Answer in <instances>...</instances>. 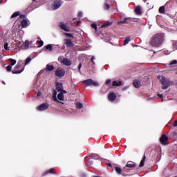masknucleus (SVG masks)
<instances>
[{
    "instance_id": "f257e3e1",
    "label": "nucleus",
    "mask_w": 177,
    "mask_h": 177,
    "mask_svg": "<svg viewBox=\"0 0 177 177\" xmlns=\"http://www.w3.org/2000/svg\"><path fill=\"white\" fill-rule=\"evenodd\" d=\"M163 41L164 35L161 33H158L152 37L150 44L152 46H154L155 48H158V46H161Z\"/></svg>"
},
{
    "instance_id": "f03ea898",
    "label": "nucleus",
    "mask_w": 177,
    "mask_h": 177,
    "mask_svg": "<svg viewBox=\"0 0 177 177\" xmlns=\"http://www.w3.org/2000/svg\"><path fill=\"white\" fill-rule=\"evenodd\" d=\"M19 19L21 20V26L22 28H26L30 26V21H28L24 15H21Z\"/></svg>"
},
{
    "instance_id": "7ed1b4c3",
    "label": "nucleus",
    "mask_w": 177,
    "mask_h": 177,
    "mask_svg": "<svg viewBox=\"0 0 177 177\" xmlns=\"http://www.w3.org/2000/svg\"><path fill=\"white\" fill-rule=\"evenodd\" d=\"M83 83L87 86H91V85H92V86H99V83L97 82L93 81L92 79L84 80Z\"/></svg>"
},
{
    "instance_id": "20e7f679",
    "label": "nucleus",
    "mask_w": 177,
    "mask_h": 177,
    "mask_svg": "<svg viewBox=\"0 0 177 177\" xmlns=\"http://www.w3.org/2000/svg\"><path fill=\"white\" fill-rule=\"evenodd\" d=\"M66 74V71L62 68H58L55 71V75L57 77H59L62 78V77H64V75Z\"/></svg>"
},
{
    "instance_id": "39448f33",
    "label": "nucleus",
    "mask_w": 177,
    "mask_h": 177,
    "mask_svg": "<svg viewBox=\"0 0 177 177\" xmlns=\"http://www.w3.org/2000/svg\"><path fill=\"white\" fill-rule=\"evenodd\" d=\"M49 109V105L46 103H44L37 106V111H45V110H48Z\"/></svg>"
},
{
    "instance_id": "423d86ee",
    "label": "nucleus",
    "mask_w": 177,
    "mask_h": 177,
    "mask_svg": "<svg viewBox=\"0 0 177 177\" xmlns=\"http://www.w3.org/2000/svg\"><path fill=\"white\" fill-rule=\"evenodd\" d=\"M62 6V1L60 0H55L53 3V10H56L59 9Z\"/></svg>"
},
{
    "instance_id": "0eeeda50",
    "label": "nucleus",
    "mask_w": 177,
    "mask_h": 177,
    "mask_svg": "<svg viewBox=\"0 0 177 177\" xmlns=\"http://www.w3.org/2000/svg\"><path fill=\"white\" fill-rule=\"evenodd\" d=\"M59 26V28H61V30H63L66 32H70V28H68L67 26V24H64V22H60Z\"/></svg>"
},
{
    "instance_id": "6e6552de",
    "label": "nucleus",
    "mask_w": 177,
    "mask_h": 177,
    "mask_svg": "<svg viewBox=\"0 0 177 177\" xmlns=\"http://www.w3.org/2000/svg\"><path fill=\"white\" fill-rule=\"evenodd\" d=\"M64 44L66 45V46H67V48H71L74 46V43L70 39H64Z\"/></svg>"
},
{
    "instance_id": "1a4fd4ad",
    "label": "nucleus",
    "mask_w": 177,
    "mask_h": 177,
    "mask_svg": "<svg viewBox=\"0 0 177 177\" xmlns=\"http://www.w3.org/2000/svg\"><path fill=\"white\" fill-rule=\"evenodd\" d=\"M132 21V18L127 17L124 18L123 20L120 21L118 22V24H128Z\"/></svg>"
},
{
    "instance_id": "9d476101",
    "label": "nucleus",
    "mask_w": 177,
    "mask_h": 177,
    "mask_svg": "<svg viewBox=\"0 0 177 177\" xmlns=\"http://www.w3.org/2000/svg\"><path fill=\"white\" fill-rule=\"evenodd\" d=\"M108 99L110 102H114L117 99V95L113 92H111L108 95Z\"/></svg>"
},
{
    "instance_id": "9b49d317",
    "label": "nucleus",
    "mask_w": 177,
    "mask_h": 177,
    "mask_svg": "<svg viewBox=\"0 0 177 177\" xmlns=\"http://www.w3.org/2000/svg\"><path fill=\"white\" fill-rule=\"evenodd\" d=\"M160 140L162 145H167V142H168V137H167L165 134H163Z\"/></svg>"
},
{
    "instance_id": "f8f14e48",
    "label": "nucleus",
    "mask_w": 177,
    "mask_h": 177,
    "mask_svg": "<svg viewBox=\"0 0 177 177\" xmlns=\"http://www.w3.org/2000/svg\"><path fill=\"white\" fill-rule=\"evenodd\" d=\"M126 167L127 168H135V167H136V164H135L133 162L129 161L127 162Z\"/></svg>"
},
{
    "instance_id": "ddd939ff",
    "label": "nucleus",
    "mask_w": 177,
    "mask_h": 177,
    "mask_svg": "<svg viewBox=\"0 0 177 177\" xmlns=\"http://www.w3.org/2000/svg\"><path fill=\"white\" fill-rule=\"evenodd\" d=\"M56 90L57 91V92H59V93L61 91H63V84L62 83H57Z\"/></svg>"
},
{
    "instance_id": "4468645a",
    "label": "nucleus",
    "mask_w": 177,
    "mask_h": 177,
    "mask_svg": "<svg viewBox=\"0 0 177 177\" xmlns=\"http://www.w3.org/2000/svg\"><path fill=\"white\" fill-rule=\"evenodd\" d=\"M161 82H162V85H165V86H163L162 87V89H168V87H169V86L167 85V82L165 81V78H164V77L162 78Z\"/></svg>"
},
{
    "instance_id": "2eb2a0df",
    "label": "nucleus",
    "mask_w": 177,
    "mask_h": 177,
    "mask_svg": "<svg viewBox=\"0 0 177 177\" xmlns=\"http://www.w3.org/2000/svg\"><path fill=\"white\" fill-rule=\"evenodd\" d=\"M57 91H56V90H54L53 91V99L54 100V102H59V100H57Z\"/></svg>"
},
{
    "instance_id": "dca6fc26",
    "label": "nucleus",
    "mask_w": 177,
    "mask_h": 177,
    "mask_svg": "<svg viewBox=\"0 0 177 177\" xmlns=\"http://www.w3.org/2000/svg\"><path fill=\"white\" fill-rule=\"evenodd\" d=\"M62 64H64V66H71V61L67 58H64Z\"/></svg>"
},
{
    "instance_id": "f3484780",
    "label": "nucleus",
    "mask_w": 177,
    "mask_h": 177,
    "mask_svg": "<svg viewBox=\"0 0 177 177\" xmlns=\"http://www.w3.org/2000/svg\"><path fill=\"white\" fill-rule=\"evenodd\" d=\"M122 82L115 80L113 82V86H121Z\"/></svg>"
},
{
    "instance_id": "a211bd4d",
    "label": "nucleus",
    "mask_w": 177,
    "mask_h": 177,
    "mask_svg": "<svg viewBox=\"0 0 177 177\" xmlns=\"http://www.w3.org/2000/svg\"><path fill=\"white\" fill-rule=\"evenodd\" d=\"M133 85L135 88H140V81L134 80L133 82Z\"/></svg>"
},
{
    "instance_id": "6ab92c4d",
    "label": "nucleus",
    "mask_w": 177,
    "mask_h": 177,
    "mask_svg": "<svg viewBox=\"0 0 177 177\" xmlns=\"http://www.w3.org/2000/svg\"><path fill=\"white\" fill-rule=\"evenodd\" d=\"M53 70H55V66L49 64L46 65V71H53Z\"/></svg>"
},
{
    "instance_id": "aec40b11",
    "label": "nucleus",
    "mask_w": 177,
    "mask_h": 177,
    "mask_svg": "<svg viewBox=\"0 0 177 177\" xmlns=\"http://www.w3.org/2000/svg\"><path fill=\"white\" fill-rule=\"evenodd\" d=\"M135 12L136 15H142V8H140V6H138L136 8Z\"/></svg>"
},
{
    "instance_id": "412c9836",
    "label": "nucleus",
    "mask_w": 177,
    "mask_h": 177,
    "mask_svg": "<svg viewBox=\"0 0 177 177\" xmlns=\"http://www.w3.org/2000/svg\"><path fill=\"white\" fill-rule=\"evenodd\" d=\"M57 99L59 100H61L62 102H63L64 100V95H63L62 93H59L58 95H57Z\"/></svg>"
},
{
    "instance_id": "4be33fe9",
    "label": "nucleus",
    "mask_w": 177,
    "mask_h": 177,
    "mask_svg": "<svg viewBox=\"0 0 177 177\" xmlns=\"http://www.w3.org/2000/svg\"><path fill=\"white\" fill-rule=\"evenodd\" d=\"M145 161H146V156H144V157L142 158V160H141V162H140V163L139 167H145Z\"/></svg>"
},
{
    "instance_id": "5701e85b",
    "label": "nucleus",
    "mask_w": 177,
    "mask_h": 177,
    "mask_svg": "<svg viewBox=\"0 0 177 177\" xmlns=\"http://www.w3.org/2000/svg\"><path fill=\"white\" fill-rule=\"evenodd\" d=\"M115 171L118 174V175H121V173L122 172V169L118 167H115Z\"/></svg>"
},
{
    "instance_id": "b1692460",
    "label": "nucleus",
    "mask_w": 177,
    "mask_h": 177,
    "mask_svg": "<svg viewBox=\"0 0 177 177\" xmlns=\"http://www.w3.org/2000/svg\"><path fill=\"white\" fill-rule=\"evenodd\" d=\"M172 49H173V50H177V41H173Z\"/></svg>"
},
{
    "instance_id": "393cba45",
    "label": "nucleus",
    "mask_w": 177,
    "mask_h": 177,
    "mask_svg": "<svg viewBox=\"0 0 177 177\" xmlns=\"http://www.w3.org/2000/svg\"><path fill=\"white\" fill-rule=\"evenodd\" d=\"M17 16H20V12H14L11 16V19H15V17H17Z\"/></svg>"
},
{
    "instance_id": "a878e982",
    "label": "nucleus",
    "mask_w": 177,
    "mask_h": 177,
    "mask_svg": "<svg viewBox=\"0 0 177 177\" xmlns=\"http://www.w3.org/2000/svg\"><path fill=\"white\" fill-rule=\"evenodd\" d=\"M75 106H76L77 109H82V107H84V105L81 102H77L75 104Z\"/></svg>"
},
{
    "instance_id": "bb28decb",
    "label": "nucleus",
    "mask_w": 177,
    "mask_h": 177,
    "mask_svg": "<svg viewBox=\"0 0 177 177\" xmlns=\"http://www.w3.org/2000/svg\"><path fill=\"white\" fill-rule=\"evenodd\" d=\"M8 62H10V63H11V66H15V64H16V63H17V61H16V59H12V58H10L9 59H8Z\"/></svg>"
},
{
    "instance_id": "cd10ccee",
    "label": "nucleus",
    "mask_w": 177,
    "mask_h": 177,
    "mask_svg": "<svg viewBox=\"0 0 177 177\" xmlns=\"http://www.w3.org/2000/svg\"><path fill=\"white\" fill-rule=\"evenodd\" d=\"M159 13H165V6H161L159 8Z\"/></svg>"
},
{
    "instance_id": "c85d7f7f",
    "label": "nucleus",
    "mask_w": 177,
    "mask_h": 177,
    "mask_svg": "<svg viewBox=\"0 0 177 177\" xmlns=\"http://www.w3.org/2000/svg\"><path fill=\"white\" fill-rule=\"evenodd\" d=\"M32 59L30 57H28V58H26V61H25V66H27V64H29L31 62Z\"/></svg>"
},
{
    "instance_id": "c756f323",
    "label": "nucleus",
    "mask_w": 177,
    "mask_h": 177,
    "mask_svg": "<svg viewBox=\"0 0 177 177\" xmlns=\"http://www.w3.org/2000/svg\"><path fill=\"white\" fill-rule=\"evenodd\" d=\"M46 49L47 50H49L50 52L52 51V49H53L52 44H48L47 46H46Z\"/></svg>"
},
{
    "instance_id": "7c9ffc66",
    "label": "nucleus",
    "mask_w": 177,
    "mask_h": 177,
    "mask_svg": "<svg viewBox=\"0 0 177 177\" xmlns=\"http://www.w3.org/2000/svg\"><path fill=\"white\" fill-rule=\"evenodd\" d=\"M28 46H30V41L28 40H26L24 44V47L26 49H28Z\"/></svg>"
},
{
    "instance_id": "2f4dec72",
    "label": "nucleus",
    "mask_w": 177,
    "mask_h": 177,
    "mask_svg": "<svg viewBox=\"0 0 177 177\" xmlns=\"http://www.w3.org/2000/svg\"><path fill=\"white\" fill-rule=\"evenodd\" d=\"M64 57L63 56H60L58 57V62H59V63H62L63 64V62H64Z\"/></svg>"
},
{
    "instance_id": "473e14b6",
    "label": "nucleus",
    "mask_w": 177,
    "mask_h": 177,
    "mask_svg": "<svg viewBox=\"0 0 177 177\" xmlns=\"http://www.w3.org/2000/svg\"><path fill=\"white\" fill-rule=\"evenodd\" d=\"M131 41V39L129 37H127L124 39V45H128V44H129V41Z\"/></svg>"
},
{
    "instance_id": "72a5a7b5",
    "label": "nucleus",
    "mask_w": 177,
    "mask_h": 177,
    "mask_svg": "<svg viewBox=\"0 0 177 177\" xmlns=\"http://www.w3.org/2000/svg\"><path fill=\"white\" fill-rule=\"evenodd\" d=\"M64 35L68 37L69 38H74V35L71 33H64Z\"/></svg>"
},
{
    "instance_id": "f704fd0d",
    "label": "nucleus",
    "mask_w": 177,
    "mask_h": 177,
    "mask_svg": "<svg viewBox=\"0 0 177 177\" xmlns=\"http://www.w3.org/2000/svg\"><path fill=\"white\" fill-rule=\"evenodd\" d=\"M37 44H39L38 48H41L44 46V41L42 40L37 41Z\"/></svg>"
},
{
    "instance_id": "c9c22d12",
    "label": "nucleus",
    "mask_w": 177,
    "mask_h": 177,
    "mask_svg": "<svg viewBox=\"0 0 177 177\" xmlns=\"http://www.w3.org/2000/svg\"><path fill=\"white\" fill-rule=\"evenodd\" d=\"M8 46H9V44H8V42L4 44V49L6 50H9V47Z\"/></svg>"
},
{
    "instance_id": "e433bc0d",
    "label": "nucleus",
    "mask_w": 177,
    "mask_h": 177,
    "mask_svg": "<svg viewBox=\"0 0 177 177\" xmlns=\"http://www.w3.org/2000/svg\"><path fill=\"white\" fill-rule=\"evenodd\" d=\"M104 8L105 9V10H109V9H110V5L105 3L104 6Z\"/></svg>"
},
{
    "instance_id": "4c0bfd02",
    "label": "nucleus",
    "mask_w": 177,
    "mask_h": 177,
    "mask_svg": "<svg viewBox=\"0 0 177 177\" xmlns=\"http://www.w3.org/2000/svg\"><path fill=\"white\" fill-rule=\"evenodd\" d=\"M109 26H111V22H108V23H106L103 25H102V27H109Z\"/></svg>"
},
{
    "instance_id": "58836bf2",
    "label": "nucleus",
    "mask_w": 177,
    "mask_h": 177,
    "mask_svg": "<svg viewBox=\"0 0 177 177\" xmlns=\"http://www.w3.org/2000/svg\"><path fill=\"white\" fill-rule=\"evenodd\" d=\"M21 61H19V62H18L17 64L15 66L16 70L20 68V64H21Z\"/></svg>"
},
{
    "instance_id": "ea45409f",
    "label": "nucleus",
    "mask_w": 177,
    "mask_h": 177,
    "mask_svg": "<svg viewBox=\"0 0 177 177\" xmlns=\"http://www.w3.org/2000/svg\"><path fill=\"white\" fill-rule=\"evenodd\" d=\"M92 28H94L95 30H97V25L96 24H91Z\"/></svg>"
},
{
    "instance_id": "a19ab883",
    "label": "nucleus",
    "mask_w": 177,
    "mask_h": 177,
    "mask_svg": "<svg viewBox=\"0 0 177 177\" xmlns=\"http://www.w3.org/2000/svg\"><path fill=\"white\" fill-rule=\"evenodd\" d=\"M6 71L9 72L12 71V66L11 65H8L7 67H6Z\"/></svg>"
},
{
    "instance_id": "79ce46f5",
    "label": "nucleus",
    "mask_w": 177,
    "mask_h": 177,
    "mask_svg": "<svg viewBox=\"0 0 177 177\" xmlns=\"http://www.w3.org/2000/svg\"><path fill=\"white\" fill-rule=\"evenodd\" d=\"M24 69H22L21 71H13L12 74H21V73H23Z\"/></svg>"
},
{
    "instance_id": "37998d69",
    "label": "nucleus",
    "mask_w": 177,
    "mask_h": 177,
    "mask_svg": "<svg viewBox=\"0 0 177 177\" xmlns=\"http://www.w3.org/2000/svg\"><path fill=\"white\" fill-rule=\"evenodd\" d=\"M174 64H177V60H173L170 62V65L172 66Z\"/></svg>"
},
{
    "instance_id": "c03bdc74",
    "label": "nucleus",
    "mask_w": 177,
    "mask_h": 177,
    "mask_svg": "<svg viewBox=\"0 0 177 177\" xmlns=\"http://www.w3.org/2000/svg\"><path fill=\"white\" fill-rule=\"evenodd\" d=\"M82 68V64H80L78 66V71H80V73H81V68Z\"/></svg>"
},
{
    "instance_id": "a18cd8bd",
    "label": "nucleus",
    "mask_w": 177,
    "mask_h": 177,
    "mask_svg": "<svg viewBox=\"0 0 177 177\" xmlns=\"http://www.w3.org/2000/svg\"><path fill=\"white\" fill-rule=\"evenodd\" d=\"M109 84H111V80L109 79L106 81V85H109Z\"/></svg>"
},
{
    "instance_id": "49530a36",
    "label": "nucleus",
    "mask_w": 177,
    "mask_h": 177,
    "mask_svg": "<svg viewBox=\"0 0 177 177\" xmlns=\"http://www.w3.org/2000/svg\"><path fill=\"white\" fill-rule=\"evenodd\" d=\"M48 172H49V174H53V172H55V169H50L49 170H48V171H47V173Z\"/></svg>"
},
{
    "instance_id": "de8ad7c7",
    "label": "nucleus",
    "mask_w": 177,
    "mask_h": 177,
    "mask_svg": "<svg viewBox=\"0 0 177 177\" xmlns=\"http://www.w3.org/2000/svg\"><path fill=\"white\" fill-rule=\"evenodd\" d=\"M59 93H62V95H64V93H67V91L66 90H63L62 88V91H61Z\"/></svg>"
},
{
    "instance_id": "09e8293b",
    "label": "nucleus",
    "mask_w": 177,
    "mask_h": 177,
    "mask_svg": "<svg viewBox=\"0 0 177 177\" xmlns=\"http://www.w3.org/2000/svg\"><path fill=\"white\" fill-rule=\"evenodd\" d=\"M82 12H81V11H80L79 12H78V17H82Z\"/></svg>"
},
{
    "instance_id": "8fccbe9b",
    "label": "nucleus",
    "mask_w": 177,
    "mask_h": 177,
    "mask_svg": "<svg viewBox=\"0 0 177 177\" xmlns=\"http://www.w3.org/2000/svg\"><path fill=\"white\" fill-rule=\"evenodd\" d=\"M41 95H42V93H41V91H39L37 93V96L39 97V96H41Z\"/></svg>"
},
{
    "instance_id": "3c124183",
    "label": "nucleus",
    "mask_w": 177,
    "mask_h": 177,
    "mask_svg": "<svg viewBox=\"0 0 177 177\" xmlns=\"http://www.w3.org/2000/svg\"><path fill=\"white\" fill-rule=\"evenodd\" d=\"M87 165L88 167H91V165H92V162H87Z\"/></svg>"
},
{
    "instance_id": "603ef678",
    "label": "nucleus",
    "mask_w": 177,
    "mask_h": 177,
    "mask_svg": "<svg viewBox=\"0 0 177 177\" xmlns=\"http://www.w3.org/2000/svg\"><path fill=\"white\" fill-rule=\"evenodd\" d=\"M94 59H95V57H91V62H92V63H95V62H93Z\"/></svg>"
},
{
    "instance_id": "864d4df0",
    "label": "nucleus",
    "mask_w": 177,
    "mask_h": 177,
    "mask_svg": "<svg viewBox=\"0 0 177 177\" xmlns=\"http://www.w3.org/2000/svg\"><path fill=\"white\" fill-rule=\"evenodd\" d=\"M174 127H177V120L174 122Z\"/></svg>"
},
{
    "instance_id": "5fc2aeb1",
    "label": "nucleus",
    "mask_w": 177,
    "mask_h": 177,
    "mask_svg": "<svg viewBox=\"0 0 177 177\" xmlns=\"http://www.w3.org/2000/svg\"><path fill=\"white\" fill-rule=\"evenodd\" d=\"M91 157L92 158H95V154H91Z\"/></svg>"
},
{
    "instance_id": "6e6d98bb",
    "label": "nucleus",
    "mask_w": 177,
    "mask_h": 177,
    "mask_svg": "<svg viewBox=\"0 0 177 177\" xmlns=\"http://www.w3.org/2000/svg\"><path fill=\"white\" fill-rule=\"evenodd\" d=\"M158 96H159V97H162V94H158Z\"/></svg>"
},
{
    "instance_id": "4d7b16f0",
    "label": "nucleus",
    "mask_w": 177,
    "mask_h": 177,
    "mask_svg": "<svg viewBox=\"0 0 177 177\" xmlns=\"http://www.w3.org/2000/svg\"><path fill=\"white\" fill-rule=\"evenodd\" d=\"M80 23H81V21H78L77 22V25L78 26V25L80 24Z\"/></svg>"
},
{
    "instance_id": "13d9d810",
    "label": "nucleus",
    "mask_w": 177,
    "mask_h": 177,
    "mask_svg": "<svg viewBox=\"0 0 177 177\" xmlns=\"http://www.w3.org/2000/svg\"><path fill=\"white\" fill-rule=\"evenodd\" d=\"M126 89H128V87H124V88H123V91H126Z\"/></svg>"
},
{
    "instance_id": "bf43d9fd",
    "label": "nucleus",
    "mask_w": 177,
    "mask_h": 177,
    "mask_svg": "<svg viewBox=\"0 0 177 177\" xmlns=\"http://www.w3.org/2000/svg\"><path fill=\"white\" fill-rule=\"evenodd\" d=\"M108 167H111V163H109V164H108Z\"/></svg>"
},
{
    "instance_id": "052dcab7",
    "label": "nucleus",
    "mask_w": 177,
    "mask_h": 177,
    "mask_svg": "<svg viewBox=\"0 0 177 177\" xmlns=\"http://www.w3.org/2000/svg\"><path fill=\"white\" fill-rule=\"evenodd\" d=\"M0 3H2V0H0Z\"/></svg>"
},
{
    "instance_id": "680f3d73",
    "label": "nucleus",
    "mask_w": 177,
    "mask_h": 177,
    "mask_svg": "<svg viewBox=\"0 0 177 177\" xmlns=\"http://www.w3.org/2000/svg\"><path fill=\"white\" fill-rule=\"evenodd\" d=\"M123 175V176H126V175L125 174H122Z\"/></svg>"
},
{
    "instance_id": "e2e57ef3",
    "label": "nucleus",
    "mask_w": 177,
    "mask_h": 177,
    "mask_svg": "<svg viewBox=\"0 0 177 177\" xmlns=\"http://www.w3.org/2000/svg\"><path fill=\"white\" fill-rule=\"evenodd\" d=\"M33 1H37V0H32Z\"/></svg>"
}]
</instances>
